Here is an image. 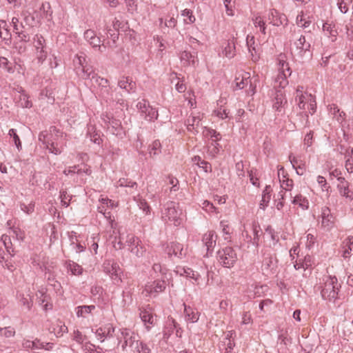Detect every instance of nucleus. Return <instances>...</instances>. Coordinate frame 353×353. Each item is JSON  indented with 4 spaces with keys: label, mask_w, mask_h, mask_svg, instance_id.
Wrapping results in <instances>:
<instances>
[{
    "label": "nucleus",
    "mask_w": 353,
    "mask_h": 353,
    "mask_svg": "<svg viewBox=\"0 0 353 353\" xmlns=\"http://www.w3.org/2000/svg\"><path fill=\"white\" fill-rule=\"evenodd\" d=\"M340 284L336 276H327L325 281V285L321 290V294L323 299L330 301H335L338 299V293L339 291Z\"/></svg>",
    "instance_id": "obj_1"
},
{
    "label": "nucleus",
    "mask_w": 353,
    "mask_h": 353,
    "mask_svg": "<svg viewBox=\"0 0 353 353\" xmlns=\"http://www.w3.org/2000/svg\"><path fill=\"white\" fill-rule=\"evenodd\" d=\"M181 210L179 208V203L174 201H168L164 205V212H163V218L173 222L175 226H178L181 223L180 215Z\"/></svg>",
    "instance_id": "obj_2"
},
{
    "label": "nucleus",
    "mask_w": 353,
    "mask_h": 353,
    "mask_svg": "<svg viewBox=\"0 0 353 353\" xmlns=\"http://www.w3.org/2000/svg\"><path fill=\"white\" fill-rule=\"evenodd\" d=\"M296 46L294 53L299 59H301L303 62L305 60H309L312 57V53L310 50L311 45L309 42H306L304 36L301 35L300 38L294 42Z\"/></svg>",
    "instance_id": "obj_3"
},
{
    "label": "nucleus",
    "mask_w": 353,
    "mask_h": 353,
    "mask_svg": "<svg viewBox=\"0 0 353 353\" xmlns=\"http://www.w3.org/2000/svg\"><path fill=\"white\" fill-rule=\"evenodd\" d=\"M218 260L224 267L230 268L237 260V255L232 247H226L217 252Z\"/></svg>",
    "instance_id": "obj_4"
},
{
    "label": "nucleus",
    "mask_w": 353,
    "mask_h": 353,
    "mask_svg": "<svg viewBox=\"0 0 353 353\" xmlns=\"http://www.w3.org/2000/svg\"><path fill=\"white\" fill-rule=\"evenodd\" d=\"M77 61H74L75 63V72L79 77L84 79H91V77L97 74L91 66L84 65L85 63V58L84 57L77 56Z\"/></svg>",
    "instance_id": "obj_5"
},
{
    "label": "nucleus",
    "mask_w": 353,
    "mask_h": 353,
    "mask_svg": "<svg viewBox=\"0 0 353 353\" xmlns=\"http://www.w3.org/2000/svg\"><path fill=\"white\" fill-rule=\"evenodd\" d=\"M137 107L142 114H145V119L151 121L157 119V110L150 106L148 101L143 99L137 103Z\"/></svg>",
    "instance_id": "obj_6"
},
{
    "label": "nucleus",
    "mask_w": 353,
    "mask_h": 353,
    "mask_svg": "<svg viewBox=\"0 0 353 353\" xmlns=\"http://www.w3.org/2000/svg\"><path fill=\"white\" fill-rule=\"evenodd\" d=\"M321 227L326 230H330L334 225L335 217L331 213V210L327 207H324L321 210Z\"/></svg>",
    "instance_id": "obj_7"
},
{
    "label": "nucleus",
    "mask_w": 353,
    "mask_h": 353,
    "mask_svg": "<svg viewBox=\"0 0 353 353\" xmlns=\"http://www.w3.org/2000/svg\"><path fill=\"white\" fill-rule=\"evenodd\" d=\"M186 250L187 249H184L183 245L178 242H171L165 248V252L170 256L174 255L180 259L186 255Z\"/></svg>",
    "instance_id": "obj_8"
},
{
    "label": "nucleus",
    "mask_w": 353,
    "mask_h": 353,
    "mask_svg": "<svg viewBox=\"0 0 353 353\" xmlns=\"http://www.w3.org/2000/svg\"><path fill=\"white\" fill-rule=\"evenodd\" d=\"M166 282L164 280L157 279L145 285V290L149 294L162 292L165 290Z\"/></svg>",
    "instance_id": "obj_9"
},
{
    "label": "nucleus",
    "mask_w": 353,
    "mask_h": 353,
    "mask_svg": "<svg viewBox=\"0 0 353 353\" xmlns=\"http://www.w3.org/2000/svg\"><path fill=\"white\" fill-rule=\"evenodd\" d=\"M268 20L270 23L273 26H279L286 23L288 19L285 14H280L276 10L272 9L268 14Z\"/></svg>",
    "instance_id": "obj_10"
},
{
    "label": "nucleus",
    "mask_w": 353,
    "mask_h": 353,
    "mask_svg": "<svg viewBox=\"0 0 353 353\" xmlns=\"http://www.w3.org/2000/svg\"><path fill=\"white\" fill-rule=\"evenodd\" d=\"M128 242L130 243L131 253L138 258L142 257L145 252V249L139 244L140 241L132 236L129 239Z\"/></svg>",
    "instance_id": "obj_11"
},
{
    "label": "nucleus",
    "mask_w": 353,
    "mask_h": 353,
    "mask_svg": "<svg viewBox=\"0 0 353 353\" xmlns=\"http://www.w3.org/2000/svg\"><path fill=\"white\" fill-rule=\"evenodd\" d=\"M216 238L217 236L214 231H210L203 235L202 241L206 247L207 253H210L213 251L216 245Z\"/></svg>",
    "instance_id": "obj_12"
},
{
    "label": "nucleus",
    "mask_w": 353,
    "mask_h": 353,
    "mask_svg": "<svg viewBox=\"0 0 353 353\" xmlns=\"http://www.w3.org/2000/svg\"><path fill=\"white\" fill-rule=\"evenodd\" d=\"M287 103V99L282 90H276L273 103V108L278 112H281V108Z\"/></svg>",
    "instance_id": "obj_13"
},
{
    "label": "nucleus",
    "mask_w": 353,
    "mask_h": 353,
    "mask_svg": "<svg viewBox=\"0 0 353 353\" xmlns=\"http://www.w3.org/2000/svg\"><path fill=\"white\" fill-rule=\"evenodd\" d=\"M140 317L145 323L154 325L156 322V316H154L152 309L150 307L140 310Z\"/></svg>",
    "instance_id": "obj_14"
},
{
    "label": "nucleus",
    "mask_w": 353,
    "mask_h": 353,
    "mask_svg": "<svg viewBox=\"0 0 353 353\" xmlns=\"http://www.w3.org/2000/svg\"><path fill=\"white\" fill-rule=\"evenodd\" d=\"M107 119L111 125L112 134H115L117 137L123 138L125 136V133L121 126V123L120 120L116 119L113 117L110 118L108 116Z\"/></svg>",
    "instance_id": "obj_15"
},
{
    "label": "nucleus",
    "mask_w": 353,
    "mask_h": 353,
    "mask_svg": "<svg viewBox=\"0 0 353 353\" xmlns=\"http://www.w3.org/2000/svg\"><path fill=\"white\" fill-rule=\"evenodd\" d=\"M180 59L181 61H184L187 65H192L193 66L199 62L196 52H190L184 50L181 53Z\"/></svg>",
    "instance_id": "obj_16"
},
{
    "label": "nucleus",
    "mask_w": 353,
    "mask_h": 353,
    "mask_svg": "<svg viewBox=\"0 0 353 353\" xmlns=\"http://www.w3.org/2000/svg\"><path fill=\"white\" fill-rule=\"evenodd\" d=\"M118 85L125 90L128 92H135L136 91V83L132 81L129 77H123L118 82Z\"/></svg>",
    "instance_id": "obj_17"
},
{
    "label": "nucleus",
    "mask_w": 353,
    "mask_h": 353,
    "mask_svg": "<svg viewBox=\"0 0 353 353\" xmlns=\"http://www.w3.org/2000/svg\"><path fill=\"white\" fill-rule=\"evenodd\" d=\"M264 255L262 266L266 271L272 272L276 267L277 259L270 253H264Z\"/></svg>",
    "instance_id": "obj_18"
},
{
    "label": "nucleus",
    "mask_w": 353,
    "mask_h": 353,
    "mask_svg": "<svg viewBox=\"0 0 353 353\" xmlns=\"http://www.w3.org/2000/svg\"><path fill=\"white\" fill-rule=\"evenodd\" d=\"M48 330L50 333H54L57 337L61 336L63 333L68 332V327L62 321L59 320L54 324H52Z\"/></svg>",
    "instance_id": "obj_19"
},
{
    "label": "nucleus",
    "mask_w": 353,
    "mask_h": 353,
    "mask_svg": "<svg viewBox=\"0 0 353 353\" xmlns=\"http://www.w3.org/2000/svg\"><path fill=\"white\" fill-rule=\"evenodd\" d=\"M183 305L185 319L191 323L196 322L199 317V312L190 306L186 305L185 303H183Z\"/></svg>",
    "instance_id": "obj_20"
},
{
    "label": "nucleus",
    "mask_w": 353,
    "mask_h": 353,
    "mask_svg": "<svg viewBox=\"0 0 353 353\" xmlns=\"http://www.w3.org/2000/svg\"><path fill=\"white\" fill-rule=\"evenodd\" d=\"M91 80L94 81L99 86H101L102 89H103L102 95L104 97H108L107 95L108 94V90H109L108 80L98 76L97 74L96 75H94L92 77H91Z\"/></svg>",
    "instance_id": "obj_21"
},
{
    "label": "nucleus",
    "mask_w": 353,
    "mask_h": 353,
    "mask_svg": "<svg viewBox=\"0 0 353 353\" xmlns=\"http://www.w3.org/2000/svg\"><path fill=\"white\" fill-rule=\"evenodd\" d=\"M65 145V143L58 142L52 141L50 143H48L46 148L49 150L50 153L58 155L62 152L63 147Z\"/></svg>",
    "instance_id": "obj_22"
},
{
    "label": "nucleus",
    "mask_w": 353,
    "mask_h": 353,
    "mask_svg": "<svg viewBox=\"0 0 353 353\" xmlns=\"http://www.w3.org/2000/svg\"><path fill=\"white\" fill-rule=\"evenodd\" d=\"M137 335L134 333H131L130 338L126 339L123 341V343L121 345L122 350H125L127 346L132 348H138L139 347V340L137 339Z\"/></svg>",
    "instance_id": "obj_23"
},
{
    "label": "nucleus",
    "mask_w": 353,
    "mask_h": 353,
    "mask_svg": "<svg viewBox=\"0 0 353 353\" xmlns=\"http://www.w3.org/2000/svg\"><path fill=\"white\" fill-rule=\"evenodd\" d=\"M87 137L90 138L93 143L100 145L102 141L100 134L96 131L95 127L90 125L88 128Z\"/></svg>",
    "instance_id": "obj_24"
},
{
    "label": "nucleus",
    "mask_w": 353,
    "mask_h": 353,
    "mask_svg": "<svg viewBox=\"0 0 353 353\" xmlns=\"http://www.w3.org/2000/svg\"><path fill=\"white\" fill-rule=\"evenodd\" d=\"M272 189L270 185H266L265 190L263 191L262 199L260 202V208L265 209L268 206L271 199Z\"/></svg>",
    "instance_id": "obj_25"
},
{
    "label": "nucleus",
    "mask_w": 353,
    "mask_h": 353,
    "mask_svg": "<svg viewBox=\"0 0 353 353\" xmlns=\"http://www.w3.org/2000/svg\"><path fill=\"white\" fill-rule=\"evenodd\" d=\"M201 119L198 117H190L186 121L187 129L188 131L198 132L197 128L199 126Z\"/></svg>",
    "instance_id": "obj_26"
},
{
    "label": "nucleus",
    "mask_w": 353,
    "mask_h": 353,
    "mask_svg": "<svg viewBox=\"0 0 353 353\" xmlns=\"http://www.w3.org/2000/svg\"><path fill=\"white\" fill-rule=\"evenodd\" d=\"M248 74H249L248 73L245 76H242L241 77H236L235 78L234 82L236 88L241 90L249 83H250V88H252L251 80L249 79L250 77L248 76Z\"/></svg>",
    "instance_id": "obj_27"
},
{
    "label": "nucleus",
    "mask_w": 353,
    "mask_h": 353,
    "mask_svg": "<svg viewBox=\"0 0 353 353\" xmlns=\"http://www.w3.org/2000/svg\"><path fill=\"white\" fill-rule=\"evenodd\" d=\"M343 248H344L343 256L344 258H347L348 257L350 252L353 250V236H348L343 242Z\"/></svg>",
    "instance_id": "obj_28"
},
{
    "label": "nucleus",
    "mask_w": 353,
    "mask_h": 353,
    "mask_svg": "<svg viewBox=\"0 0 353 353\" xmlns=\"http://www.w3.org/2000/svg\"><path fill=\"white\" fill-rule=\"evenodd\" d=\"M193 161L198 165L200 168H203V170L205 172H212V165L208 161L202 160L199 156H195L192 159Z\"/></svg>",
    "instance_id": "obj_29"
},
{
    "label": "nucleus",
    "mask_w": 353,
    "mask_h": 353,
    "mask_svg": "<svg viewBox=\"0 0 353 353\" xmlns=\"http://www.w3.org/2000/svg\"><path fill=\"white\" fill-rule=\"evenodd\" d=\"M337 188L341 196H345L350 199H353V192L349 189V183L345 184H338Z\"/></svg>",
    "instance_id": "obj_30"
},
{
    "label": "nucleus",
    "mask_w": 353,
    "mask_h": 353,
    "mask_svg": "<svg viewBox=\"0 0 353 353\" xmlns=\"http://www.w3.org/2000/svg\"><path fill=\"white\" fill-rule=\"evenodd\" d=\"M112 270H110V272L108 274L112 279L117 280V281H121V274H122V270L120 268L119 264L114 261L112 265Z\"/></svg>",
    "instance_id": "obj_31"
},
{
    "label": "nucleus",
    "mask_w": 353,
    "mask_h": 353,
    "mask_svg": "<svg viewBox=\"0 0 353 353\" xmlns=\"http://www.w3.org/2000/svg\"><path fill=\"white\" fill-rule=\"evenodd\" d=\"M112 270H110V272L108 274L112 279L117 280V281H121V274H122V270L120 268L119 264L114 261L112 265Z\"/></svg>",
    "instance_id": "obj_32"
},
{
    "label": "nucleus",
    "mask_w": 353,
    "mask_h": 353,
    "mask_svg": "<svg viewBox=\"0 0 353 353\" xmlns=\"http://www.w3.org/2000/svg\"><path fill=\"white\" fill-rule=\"evenodd\" d=\"M161 144L159 140H155L149 145L148 150L150 157H153L159 153L161 150Z\"/></svg>",
    "instance_id": "obj_33"
},
{
    "label": "nucleus",
    "mask_w": 353,
    "mask_h": 353,
    "mask_svg": "<svg viewBox=\"0 0 353 353\" xmlns=\"http://www.w3.org/2000/svg\"><path fill=\"white\" fill-rule=\"evenodd\" d=\"M34 46L36 50L46 49V40L41 34H36L33 38Z\"/></svg>",
    "instance_id": "obj_34"
},
{
    "label": "nucleus",
    "mask_w": 353,
    "mask_h": 353,
    "mask_svg": "<svg viewBox=\"0 0 353 353\" xmlns=\"http://www.w3.org/2000/svg\"><path fill=\"white\" fill-rule=\"evenodd\" d=\"M27 43L28 42H23L21 40L14 39L13 48L18 54H24L27 51Z\"/></svg>",
    "instance_id": "obj_35"
},
{
    "label": "nucleus",
    "mask_w": 353,
    "mask_h": 353,
    "mask_svg": "<svg viewBox=\"0 0 353 353\" xmlns=\"http://www.w3.org/2000/svg\"><path fill=\"white\" fill-rule=\"evenodd\" d=\"M225 57L232 58L235 55V45L232 41H228L223 50Z\"/></svg>",
    "instance_id": "obj_36"
},
{
    "label": "nucleus",
    "mask_w": 353,
    "mask_h": 353,
    "mask_svg": "<svg viewBox=\"0 0 353 353\" xmlns=\"http://www.w3.org/2000/svg\"><path fill=\"white\" fill-rule=\"evenodd\" d=\"M19 302L30 310L33 305L32 296L30 294H20Z\"/></svg>",
    "instance_id": "obj_37"
},
{
    "label": "nucleus",
    "mask_w": 353,
    "mask_h": 353,
    "mask_svg": "<svg viewBox=\"0 0 353 353\" xmlns=\"http://www.w3.org/2000/svg\"><path fill=\"white\" fill-rule=\"evenodd\" d=\"M29 28H25L20 32H17V37L14 38L16 39H19L22 41L23 42H30V34L29 33Z\"/></svg>",
    "instance_id": "obj_38"
},
{
    "label": "nucleus",
    "mask_w": 353,
    "mask_h": 353,
    "mask_svg": "<svg viewBox=\"0 0 353 353\" xmlns=\"http://www.w3.org/2000/svg\"><path fill=\"white\" fill-rule=\"evenodd\" d=\"M112 26H113V28L116 31H119V30H121L123 32H126V30H128V29H129V25H128V21H125V22L120 21L119 20L117 19L116 18L113 21Z\"/></svg>",
    "instance_id": "obj_39"
},
{
    "label": "nucleus",
    "mask_w": 353,
    "mask_h": 353,
    "mask_svg": "<svg viewBox=\"0 0 353 353\" xmlns=\"http://www.w3.org/2000/svg\"><path fill=\"white\" fill-rule=\"evenodd\" d=\"M254 37H252L250 39L249 37L247 38V46L249 50V52L251 53L252 59L254 61H256L259 59V57L254 54V52L256 53V49L254 46Z\"/></svg>",
    "instance_id": "obj_40"
},
{
    "label": "nucleus",
    "mask_w": 353,
    "mask_h": 353,
    "mask_svg": "<svg viewBox=\"0 0 353 353\" xmlns=\"http://www.w3.org/2000/svg\"><path fill=\"white\" fill-rule=\"evenodd\" d=\"M180 274L181 275H184L186 277L193 279L195 281H197L199 276L197 272H195L192 269L189 268H181V272H180Z\"/></svg>",
    "instance_id": "obj_41"
},
{
    "label": "nucleus",
    "mask_w": 353,
    "mask_h": 353,
    "mask_svg": "<svg viewBox=\"0 0 353 353\" xmlns=\"http://www.w3.org/2000/svg\"><path fill=\"white\" fill-rule=\"evenodd\" d=\"M95 309L94 305H81L77 307V314L78 316H84L85 314H89Z\"/></svg>",
    "instance_id": "obj_42"
},
{
    "label": "nucleus",
    "mask_w": 353,
    "mask_h": 353,
    "mask_svg": "<svg viewBox=\"0 0 353 353\" xmlns=\"http://www.w3.org/2000/svg\"><path fill=\"white\" fill-rule=\"evenodd\" d=\"M8 134L10 137H12L14 145H16L17 150L20 151L22 148V145L19 137L16 133V130L14 129H10L9 130Z\"/></svg>",
    "instance_id": "obj_43"
},
{
    "label": "nucleus",
    "mask_w": 353,
    "mask_h": 353,
    "mask_svg": "<svg viewBox=\"0 0 353 353\" xmlns=\"http://www.w3.org/2000/svg\"><path fill=\"white\" fill-rule=\"evenodd\" d=\"M40 10L43 11V17L50 20L52 14L50 3L48 2L43 3Z\"/></svg>",
    "instance_id": "obj_44"
},
{
    "label": "nucleus",
    "mask_w": 353,
    "mask_h": 353,
    "mask_svg": "<svg viewBox=\"0 0 353 353\" xmlns=\"http://www.w3.org/2000/svg\"><path fill=\"white\" fill-rule=\"evenodd\" d=\"M352 2V0H337V6L340 11L345 14L349 10V5Z\"/></svg>",
    "instance_id": "obj_45"
},
{
    "label": "nucleus",
    "mask_w": 353,
    "mask_h": 353,
    "mask_svg": "<svg viewBox=\"0 0 353 353\" xmlns=\"http://www.w3.org/2000/svg\"><path fill=\"white\" fill-rule=\"evenodd\" d=\"M0 37L3 39L6 45L10 46L12 43V35L8 28L0 31Z\"/></svg>",
    "instance_id": "obj_46"
},
{
    "label": "nucleus",
    "mask_w": 353,
    "mask_h": 353,
    "mask_svg": "<svg viewBox=\"0 0 353 353\" xmlns=\"http://www.w3.org/2000/svg\"><path fill=\"white\" fill-rule=\"evenodd\" d=\"M287 78V74L279 73L276 79L275 83H278L279 87L284 88L288 84V81Z\"/></svg>",
    "instance_id": "obj_47"
},
{
    "label": "nucleus",
    "mask_w": 353,
    "mask_h": 353,
    "mask_svg": "<svg viewBox=\"0 0 353 353\" xmlns=\"http://www.w3.org/2000/svg\"><path fill=\"white\" fill-rule=\"evenodd\" d=\"M68 269L71 271L72 274L74 275L81 274L83 271V268L74 262H70L68 265Z\"/></svg>",
    "instance_id": "obj_48"
},
{
    "label": "nucleus",
    "mask_w": 353,
    "mask_h": 353,
    "mask_svg": "<svg viewBox=\"0 0 353 353\" xmlns=\"http://www.w3.org/2000/svg\"><path fill=\"white\" fill-rule=\"evenodd\" d=\"M252 230L254 233V238L252 239V244L255 245L256 247L259 245V232H261V229L259 225L256 224H253Z\"/></svg>",
    "instance_id": "obj_49"
},
{
    "label": "nucleus",
    "mask_w": 353,
    "mask_h": 353,
    "mask_svg": "<svg viewBox=\"0 0 353 353\" xmlns=\"http://www.w3.org/2000/svg\"><path fill=\"white\" fill-rule=\"evenodd\" d=\"M182 15L186 17L188 19H185V23H193L195 21V17L192 14V11L188 9H185L183 11Z\"/></svg>",
    "instance_id": "obj_50"
},
{
    "label": "nucleus",
    "mask_w": 353,
    "mask_h": 353,
    "mask_svg": "<svg viewBox=\"0 0 353 353\" xmlns=\"http://www.w3.org/2000/svg\"><path fill=\"white\" fill-rule=\"evenodd\" d=\"M60 198L62 206L67 208L69 205V201H70L71 197L68 195L65 190L60 192Z\"/></svg>",
    "instance_id": "obj_51"
},
{
    "label": "nucleus",
    "mask_w": 353,
    "mask_h": 353,
    "mask_svg": "<svg viewBox=\"0 0 353 353\" xmlns=\"http://www.w3.org/2000/svg\"><path fill=\"white\" fill-rule=\"evenodd\" d=\"M223 1L228 15L233 16L234 12L232 8L234 7V1L232 2V0H223Z\"/></svg>",
    "instance_id": "obj_52"
},
{
    "label": "nucleus",
    "mask_w": 353,
    "mask_h": 353,
    "mask_svg": "<svg viewBox=\"0 0 353 353\" xmlns=\"http://www.w3.org/2000/svg\"><path fill=\"white\" fill-rule=\"evenodd\" d=\"M236 172L239 177L242 178L245 176L244 165L243 161L237 162L235 165Z\"/></svg>",
    "instance_id": "obj_53"
},
{
    "label": "nucleus",
    "mask_w": 353,
    "mask_h": 353,
    "mask_svg": "<svg viewBox=\"0 0 353 353\" xmlns=\"http://www.w3.org/2000/svg\"><path fill=\"white\" fill-rule=\"evenodd\" d=\"M20 207L21 210H23L24 212H26L28 214H30L34 212V203H30L29 205L21 203Z\"/></svg>",
    "instance_id": "obj_54"
},
{
    "label": "nucleus",
    "mask_w": 353,
    "mask_h": 353,
    "mask_svg": "<svg viewBox=\"0 0 353 353\" xmlns=\"http://www.w3.org/2000/svg\"><path fill=\"white\" fill-rule=\"evenodd\" d=\"M50 132L52 135H54L57 137V139H54V141H58L59 138L63 139V132H61L59 129L55 126H51L50 128Z\"/></svg>",
    "instance_id": "obj_55"
},
{
    "label": "nucleus",
    "mask_w": 353,
    "mask_h": 353,
    "mask_svg": "<svg viewBox=\"0 0 353 353\" xmlns=\"http://www.w3.org/2000/svg\"><path fill=\"white\" fill-rule=\"evenodd\" d=\"M48 52L46 49H41L37 50V57L39 61V62L42 63L47 58Z\"/></svg>",
    "instance_id": "obj_56"
},
{
    "label": "nucleus",
    "mask_w": 353,
    "mask_h": 353,
    "mask_svg": "<svg viewBox=\"0 0 353 353\" xmlns=\"http://www.w3.org/2000/svg\"><path fill=\"white\" fill-rule=\"evenodd\" d=\"M138 205L146 214L150 212V207L145 199H140Z\"/></svg>",
    "instance_id": "obj_57"
},
{
    "label": "nucleus",
    "mask_w": 353,
    "mask_h": 353,
    "mask_svg": "<svg viewBox=\"0 0 353 353\" xmlns=\"http://www.w3.org/2000/svg\"><path fill=\"white\" fill-rule=\"evenodd\" d=\"M207 135H210L212 138H214L213 139L214 141H217L221 139V136L219 132H217L215 130L211 128H206Z\"/></svg>",
    "instance_id": "obj_58"
},
{
    "label": "nucleus",
    "mask_w": 353,
    "mask_h": 353,
    "mask_svg": "<svg viewBox=\"0 0 353 353\" xmlns=\"http://www.w3.org/2000/svg\"><path fill=\"white\" fill-rule=\"evenodd\" d=\"M307 200L305 197H303L301 194H296L292 200V203L299 204L300 206L303 207L304 203L306 202Z\"/></svg>",
    "instance_id": "obj_59"
},
{
    "label": "nucleus",
    "mask_w": 353,
    "mask_h": 353,
    "mask_svg": "<svg viewBox=\"0 0 353 353\" xmlns=\"http://www.w3.org/2000/svg\"><path fill=\"white\" fill-rule=\"evenodd\" d=\"M118 183L119 186L133 188L134 185H137L136 182L129 181L128 179H120Z\"/></svg>",
    "instance_id": "obj_60"
},
{
    "label": "nucleus",
    "mask_w": 353,
    "mask_h": 353,
    "mask_svg": "<svg viewBox=\"0 0 353 353\" xmlns=\"http://www.w3.org/2000/svg\"><path fill=\"white\" fill-rule=\"evenodd\" d=\"M113 260H105L103 263V271L108 274L112 270Z\"/></svg>",
    "instance_id": "obj_61"
},
{
    "label": "nucleus",
    "mask_w": 353,
    "mask_h": 353,
    "mask_svg": "<svg viewBox=\"0 0 353 353\" xmlns=\"http://www.w3.org/2000/svg\"><path fill=\"white\" fill-rule=\"evenodd\" d=\"M317 181L319 184L321 185L323 190H325L327 192H329V188L330 186L327 185L326 179L323 176H319L317 178Z\"/></svg>",
    "instance_id": "obj_62"
},
{
    "label": "nucleus",
    "mask_w": 353,
    "mask_h": 353,
    "mask_svg": "<svg viewBox=\"0 0 353 353\" xmlns=\"http://www.w3.org/2000/svg\"><path fill=\"white\" fill-rule=\"evenodd\" d=\"M330 112L334 116H336V114L339 113V117H341V118H343L345 115V113L344 112H340V110L338 108V106L334 104H332L331 105Z\"/></svg>",
    "instance_id": "obj_63"
},
{
    "label": "nucleus",
    "mask_w": 353,
    "mask_h": 353,
    "mask_svg": "<svg viewBox=\"0 0 353 353\" xmlns=\"http://www.w3.org/2000/svg\"><path fill=\"white\" fill-rule=\"evenodd\" d=\"M280 182L281 183V187L285 190H288V188H292L293 186L292 179L288 178L286 179H283L282 181L280 179Z\"/></svg>",
    "instance_id": "obj_64"
}]
</instances>
